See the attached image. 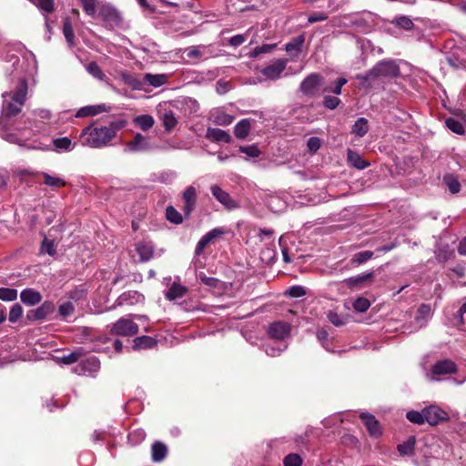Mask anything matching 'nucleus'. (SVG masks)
I'll return each mask as SVG.
<instances>
[{"instance_id":"f257e3e1","label":"nucleus","mask_w":466,"mask_h":466,"mask_svg":"<svg viewBox=\"0 0 466 466\" xmlns=\"http://www.w3.org/2000/svg\"><path fill=\"white\" fill-rule=\"evenodd\" d=\"M125 122L113 121L109 126H88L85 127L80 135L81 142L84 146L94 148H101L116 137V131L124 127Z\"/></svg>"},{"instance_id":"f03ea898","label":"nucleus","mask_w":466,"mask_h":466,"mask_svg":"<svg viewBox=\"0 0 466 466\" xmlns=\"http://www.w3.org/2000/svg\"><path fill=\"white\" fill-rule=\"evenodd\" d=\"M27 95V82L25 78H21L15 87V92L11 95L5 92L2 96L4 101V116L2 118H10L17 116L25 102Z\"/></svg>"},{"instance_id":"7ed1b4c3","label":"nucleus","mask_w":466,"mask_h":466,"mask_svg":"<svg viewBox=\"0 0 466 466\" xmlns=\"http://www.w3.org/2000/svg\"><path fill=\"white\" fill-rule=\"evenodd\" d=\"M399 75L400 67L394 61L382 60L365 74L358 75L357 79L362 82H370L380 77H396Z\"/></svg>"},{"instance_id":"20e7f679","label":"nucleus","mask_w":466,"mask_h":466,"mask_svg":"<svg viewBox=\"0 0 466 466\" xmlns=\"http://www.w3.org/2000/svg\"><path fill=\"white\" fill-rule=\"evenodd\" d=\"M139 327L130 319L120 318L110 329V333L118 336H133L138 333Z\"/></svg>"},{"instance_id":"39448f33","label":"nucleus","mask_w":466,"mask_h":466,"mask_svg":"<svg viewBox=\"0 0 466 466\" xmlns=\"http://www.w3.org/2000/svg\"><path fill=\"white\" fill-rule=\"evenodd\" d=\"M323 85V77L318 73L309 75L300 84L299 89L309 96H315L319 94Z\"/></svg>"},{"instance_id":"423d86ee","label":"nucleus","mask_w":466,"mask_h":466,"mask_svg":"<svg viewBox=\"0 0 466 466\" xmlns=\"http://www.w3.org/2000/svg\"><path fill=\"white\" fill-rule=\"evenodd\" d=\"M425 421L430 425H437L441 421L449 420L446 411L435 405H431L423 409Z\"/></svg>"},{"instance_id":"0eeeda50","label":"nucleus","mask_w":466,"mask_h":466,"mask_svg":"<svg viewBox=\"0 0 466 466\" xmlns=\"http://www.w3.org/2000/svg\"><path fill=\"white\" fill-rule=\"evenodd\" d=\"M210 191L214 198L221 203L227 209L232 210L238 208V202L233 199L230 195L224 191L218 185H213L210 187Z\"/></svg>"},{"instance_id":"6e6552de","label":"nucleus","mask_w":466,"mask_h":466,"mask_svg":"<svg viewBox=\"0 0 466 466\" xmlns=\"http://www.w3.org/2000/svg\"><path fill=\"white\" fill-rule=\"evenodd\" d=\"M100 369V361L95 357H89L80 361V363L74 368V371L78 375L94 374Z\"/></svg>"},{"instance_id":"1a4fd4ad","label":"nucleus","mask_w":466,"mask_h":466,"mask_svg":"<svg viewBox=\"0 0 466 466\" xmlns=\"http://www.w3.org/2000/svg\"><path fill=\"white\" fill-rule=\"evenodd\" d=\"M288 64V59L280 58L274 61L272 64L264 67L261 70V74L268 79L276 80L279 79L285 70Z\"/></svg>"},{"instance_id":"9d476101","label":"nucleus","mask_w":466,"mask_h":466,"mask_svg":"<svg viewBox=\"0 0 466 466\" xmlns=\"http://www.w3.org/2000/svg\"><path fill=\"white\" fill-rule=\"evenodd\" d=\"M290 324L285 321H276L269 325L268 335L276 340H283L289 336Z\"/></svg>"},{"instance_id":"9b49d317","label":"nucleus","mask_w":466,"mask_h":466,"mask_svg":"<svg viewBox=\"0 0 466 466\" xmlns=\"http://www.w3.org/2000/svg\"><path fill=\"white\" fill-rule=\"evenodd\" d=\"M150 149L148 139L142 134L137 133L133 140L126 144L125 152H143Z\"/></svg>"},{"instance_id":"f8f14e48","label":"nucleus","mask_w":466,"mask_h":466,"mask_svg":"<svg viewBox=\"0 0 466 466\" xmlns=\"http://www.w3.org/2000/svg\"><path fill=\"white\" fill-rule=\"evenodd\" d=\"M183 212L186 218H188L194 211L197 204V190L193 186L187 187L183 192Z\"/></svg>"},{"instance_id":"ddd939ff","label":"nucleus","mask_w":466,"mask_h":466,"mask_svg":"<svg viewBox=\"0 0 466 466\" xmlns=\"http://www.w3.org/2000/svg\"><path fill=\"white\" fill-rule=\"evenodd\" d=\"M55 305L50 301H45L41 306L27 312L26 318L29 320H41L54 312Z\"/></svg>"},{"instance_id":"4468645a","label":"nucleus","mask_w":466,"mask_h":466,"mask_svg":"<svg viewBox=\"0 0 466 466\" xmlns=\"http://www.w3.org/2000/svg\"><path fill=\"white\" fill-rule=\"evenodd\" d=\"M457 371L456 364L451 360H442L437 361L431 369L434 376L452 374Z\"/></svg>"},{"instance_id":"2eb2a0df","label":"nucleus","mask_w":466,"mask_h":466,"mask_svg":"<svg viewBox=\"0 0 466 466\" xmlns=\"http://www.w3.org/2000/svg\"><path fill=\"white\" fill-rule=\"evenodd\" d=\"M360 417L364 422L370 436L378 438L381 435V430L379 421L372 414L361 413Z\"/></svg>"},{"instance_id":"dca6fc26","label":"nucleus","mask_w":466,"mask_h":466,"mask_svg":"<svg viewBox=\"0 0 466 466\" xmlns=\"http://www.w3.org/2000/svg\"><path fill=\"white\" fill-rule=\"evenodd\" d=\"M21 301L26 306H35L41 302L42 295L34 289H25L20 293Z\"/></svg>"},{"instance_id":"f3484780","label":"nucleus","mask_w":466,"mask_h":466,"mask_svg":"<svg viewBox=\"0 0 466 466\" xmlns=\"http://www.w3.org/2000/svg\"><path fill=\"white\" fill-rule=\"evenodd\" d=\"M99 15L107 23L111 25H119L121 22V16L119 12L111 5L102 6Z\"/></svg>"},{"instance_id":"a211bd4d","label":"nucleus","mask_w":466,"mask_h":466,"mask_svg":"<svg viewBox=\"0 0 466 466\" xmlns=\"http://www.w3.org/2000/svg\"><path fill=\"white\" fill-rule=\"evenodd\" d=\"M206 137L214 142L229 143L231 141L230 135L222 129L208 127L207 129Z\"/></svg>"},{"instance_id":"6ab92c4d","label":"nucleus","mask_w":466,"mask_h":466,"mask_svg":"<svg viewBox=\"0 0 466 466\" xmlns=\"http://www.w3.org/2000/svg\"><path fill=\"white\" fill-rule=\"evenodd\" d=\"M305 42V35L301 34L299 36L293 37L285 45V50L294 56H298L302 49Z\"/></svg>"},{"instance_id":"aec40b11","label":"nucleus","mask_w":466,"mask_h":466,"mask_svg":"<svg viewBox=\"0 0 466 466\" xmlns=\"http://www.w3.org/2000/svg\"><path fill=\"white\" fill-rule=\"evenodd\" d=\"M136 250L139 255L141 262L148 261L153 258L154 247L151 243L139 242L136 246Z\"/></svg>"},{"instance_id":"412c9836","label":"nucleus","mask_w":466,"mask_h":466,"mask_svg":"<svg viewBox=\"0 0 466 466\" xmlns=\"http://www.w3.org/2000/svg\"><path fill=\"white\" fill-rule=\"evenodd\" d=\"M110 110V106H106L105 104H100L96 106H87L82 107L78 113L77 116L83 117L87 116H96L103 112H108Z\"/></svg>"},{"instance_id":"4be33fe9","label":"nucleus","mask_w":466,"mask_h":466,"mask_svg":"<svg viewBox=\"0 0 466 466\" xmlns=\"http://www.w3.org/2000/svg\"><path fill=\"white\" fill-rule=\"evenodd\" d=\"M157 343V339L150 336H140L133 340V349L136 350L152 349Z\"/></svg>"},{"instance_id":"5701e85b","label":"nucleus","mask_w":466,"mask_h":466,"mask_svg":"<svg viewBox=\"0 0 466 466\" xmlns=\"http://www.w3.org/2000/svg\"><path fill=\"white\" fill-rule=\"evenodd\" d=\"M251 128V122L248 118L241 119L234 127V135L238 139H244L248 137Z\"/></svg>"},{"instance_id":"b1692460","label":"nucleus","mask_w":466,"mask_h":466,"mask_svg":"<svg viewBox=\"0 0 466 466\" xmlns=\"http://www.w3.org/2000/svg\"><path fill=\"white\" fill-rule=\"evenodd\" d=\"M187 288L180 285L179 283L174 282L168 290L166 292V298L168 300H175L180 299L186 295Z\"/></svg>"},{"instance_id":"393cba45","label":"nucleus","mask_w":466,"mask_h":466,"mask_svg":"<svg viewBox=\"0 0 466 466\" xmlns=\"http://www.w3.org/2000/svg\"><path fill=\"white\" fill-rule=\"evenodd\" d=\"M347 157L349 163L359 170H362L370 166V163L365 161L359 153L351 149L348 150Z\"/></svg>"},{"instance_id":"a878e982","label":"nucleus","mask_w":466,"mask_h":466,"mask_svg":"<svg viewBox=\"0 0 466 466\" xmlns=\"http://www.w3.org/2000/svg\"><path fill=\"white\" fill-rule=\"evenodd\" d=\"M416 440L414 436L409 437V439L397 446V450L400 456H411L414 454Z\"/></svg>"},{"instance_id":"bb28decb","label":"nucleus","mask_w":466,"mask_h":466,"mask_svg":"<svg viewBox=\"0 0 466 466\" xmlns=\"http://www.w3.org/2000/svg\"><path fill=\"white\" fill-rule=\"evenodd\" d=\"M167 80V76L165 74H157L153 75L150 73H147L144 75V81L154 86V87H159L163 86Z\"/></svg>"},{"instance_id":"cd10ccee","label":"nucleus","mask_w":466,"mask_h":466,"mask_svg":"<svg viewBox=\"0 0 466 466\" xmlns=\"http://www.w3.org/2000/svg\"><path fill=\"white\" fill-rule=\"evenodd\" d=\"M4 118L0 120V135L6 141L14 144L22 145L21 139L17 137L15 134L11 132V130L4 124Z\"/></svg>"},{"instance_id":"c85d7f7f","label":"nucleus","mask_w":466,"mask_h":466,"mask_svg":"<svg viewBox=\"0 0 466 466\" xmlns=\"http://www.w3.org/2000/svg\"><path fill=\"white\" fill-rule=\"evenodd\" d=\"M369 131L368 120L365 117H360L352 126L351 132L359 137H364Z\"/></svg>"},{"instance_id":"c756f323","label":"nucleus","mask_w":466,"mask_h":466,"mask_svg":"<svg viewBox=\"0 0 466 466\" xmlns=\"http://www.w3.org/2000/svg\"><path fill=\"white\" fill-rule=\"evenodd\" d=\"M167 446L161 442H155L152 445V460L156 462H159L167 456Z\"/></svg>"},{"instance_id":"7c9ffc66","label":"nucleus","mask_w":466,"mask_h":466,"mask_svg":"<svg viewBox=\"0 0 466 466\" xmlns=\"http://www.w3.org/2000/svg\"><path fill=\"white\" fill-rule=\"evenodd\" d=\"M41 175L44 178V183L52 188L63 187L66 184L63 178L51 176L48 173L43 172Z\"/></svg>"},{"instance_id":"2f4dec72","label":"nucleus","mask_w":466,"mask_h":466,"mask_svg":"<svg viewBox=\"0 0 466 466\" xmlns=\"http://www.w3.org/2000/svg\"><path fill=\"white\" fill-rule=\"evenodd\" d=\"M234 120V116L223 111H217L213 115V123L218 126H228Z\"/></svg>"},{"instance_id":"473e14b6","label":"nucleus","mask_w":466,"mask_h":466,"mask_svg":"<svg viewBox=\"0 0 466 466\" xmlns=\"http://www.w3.org/2000/svg\"><path fill=\"white\" fill-rule=\"evenodd\" d=\"M84 354L85 350H83V348H77L69 354L61 357L60 360L64 364L70 365L77 362L81 359V357L84 356Z\"/></svg>"},{"instance_id":"72a5a7b5","label":"nucleus","mask_w":466,"mask_h":466,"mask_svg":"<svg viewBox=\"0 0 466 466\" xmlns=\"http://www.w3.org/2000/svg\"><path fill=\"white\" fill-rule=\"evenodd\" d=\"M134 123L142 130L147 131L154 126L155 120L150 115H141L134 119Z\"/></svg>"},{"instance_id":"f704fd0d","label":"nucleus","mask_w":466,"mask_h":466,"mask_svg":"<svg viewBox=\"0 0 466 466\" xmlns=\"http://www.w3.org/2000/svg\"><path fill=\"white\" fill-rule=\"evenodd\" d=\"M141 295L137 291H128L123 293L116 300V304L121 306L124 304H133L137 302Z\"/></svg>"},{"instance_id":"c9c22d12","label":"nucleus","mask_w":466,"mask_h":466,"mask_svg":"<svg viewBox=\"0 0 466 466\" xmlns=\"http://www.w3.org/2000/svg\"><path fill=\"white\" fill-rule=\"evenodd\" d=\"M63 34L69 46L75 45V34L69 18H66L63 22Z\"/></svg>"},{"instance_id":"e433bc0d","label":"nucleus","mask_w":466,"mask_h":466,"mask_svg":"<svg viewBox=\"0 0 466 466\" xmlns=\"http://www.w3.org/2000/svg\"><path fill=\"white\" fill-rule=\"evenodd\" d=\"M372 277H373V273L369 272L366 274L349 278V279H345V282L349 287L353 288V287L359 286L366 281L370 280L372 279Z\"/></svg>"},{"instance_id":"4c0bfd02","label":"nucleus","mask_w":466,"mask_h":466,"mask_svg":"<svg viewBox=\"0 0 466 466\" xmlns=\"http://www.w3.org/2000/svg\"><path fill=\"white\" fill-rule=\"evenodd\" d=\"M166 217L169 222L175 225H179L183 222L182 215L173 206H168L166 208Z\"/></svg>"},{"instance_id":"58836bf2","label":"nucleus","mask_w":466,"mask_h":466,"mask_svg":"<svg viewBox=\"0 0 466 466\" xmlns=\"http://www.w3.org/2000/svg\"><path fill=\"white\" fill-rule=\"evenodd\" d=\"M39 251L40 254H48L49 256H54L56 253V246L55 241L45 237Z\"/></svg>"},{"instance_id":"ea45409f","label":"nucleus","mask_w":466,"mask_h":466,"mask_svg":"<svg viewBox=\"0 0 466 466\" xmlns=\"http://www.w3.org/2000/svg\"><path fill=\"white\" fill-rule=\"evenodd\" d=\"M53 145L56 148V150L60 151H71L73 149L72 147V142L71 139L67 137H58L53 140Z\"/></svg>"},{"instance_id":"a19ab883","label":"nucleus","mask_w":466,"mask_h":466,"mask_svg":"<svg viewBox=\"0 0 466 466\" xmlns=\"http://www.w3.org/2000/svg\"><path fill=\"white\" fill-rule=\"evenodd\" d=\"M445 124L446 127L455 134L463 135L465 132L462 123L453 117L447 118Z\"/></svg>"},{"instance_id":"79ce46f5","label":"nucleus","mask_w":466,"mask_h":466,"mask_svg":"<svg viewBox=\"0 0 466 466\" xmlns=\"http://www.w3.org/2000/svg\"><path fill=\"white\" fill-rule=\"evenodd\" d=\"M86 71L95 78L104 80L106 78L105 73L102 71L98 64L95 61L88 63L86 66Z\"/></svg>"},{"instance_id":"37998d69","label":"nucleus","mask_w":466,"mask_h":466,"mask_svg":"<svg viewBox=\"0 0 466 466\" xmlns=\"http://www.w3.org/2000/svg\"><path fill=\"white\" fill-rule=\"evenodd\" d=\"M373 256V252L370 250L360 251L353 255L350 259L352 265H360L369 259H370Z\"/></svg>"},{"instance_id":"c03bdc74","label":"nucleus","mask_w":466,"mask_h":466,"mask_svg":"<svg viewBox=\"0 0 466 466\" xmlns=\"http://www.w3.org/2000/svg\"><path fill=\"white\" fill-rule=\"evenodd\" d=\"M392 24H394L395 25H397L400 28H402V29L408 30V31L411 30L414 27V24H413L412 20L406 15H400V16L396 17L392 21Z\"/></svg>"},{"instance_id":"a18cd8bd","label":"nucleus","mask_w":466,"mask_h":466,"mask_svg":"<svg viewBox=\"0 0 466 466\" xmlns=\"http://www.w3.org/2000/svg\"><path fill=\"white\" fill-rule=\"evenodd\" d=\"M18 296V291L11 288H0V299L3 301H15Z\"/></svg>"},{"instance_id":"49530a36","label":"nucleus","mask_w":466,"mask_h":466,"mask_svg":"<svg viewBox=\"0 0 466 466\" xmlns=\"http://www.w3.org/2000/svg\"><path fill=\"white\" fill-rule=\"evenodd\" d=\"M23 315V308L20 304L15 303L9 311L8 319L11 323H15Z\"/></svg>"},{"instance_id":"de8ad7c7","label":"nucleus","mask_w":466,"mask_h":466,"mask_svg":"<svg viewBox=\"0 0 466 466\" xmlns=\"http://www.w3.org/2000/svg\"><path fill=\"white\" fill-rule=\"evenodd\" d=\"M406 418L412 423L415 424H423L425 422L424 411L421 412L416 410H410L407 412Z\"/></svg>"},{"instance_id":"09e8293b","label":"nucleus","mask_w":466,"mask_h":466,"mask_svg":"<svg viewBox=\"0 0 466 466\" xmlns=\"http://www.w3.org/2000/svg\"><path fill=\"white\" fill-rule=\"evenodd\" d=\"M347 79L344 77L339 78L334 86H326L321 91L322 92H330L335 95H340L342 91V86L347 83Z\"/></svg>"},{"instance_id":"8fccbe9b","label":"nucleus","mask_w":466,"mask_h":466,"mask_svg":"<svg viewBox=\"0 0 466 466\" xmlns=\"http://www.w3.org/2000/svg\"><path fill=\"white\" fill-rule=\"evenodd\" d=\"M302 462V458L297 453H289L283 460L285 466H301Z\"/></svg>"},{"instance_id":"3c124183","label":"nucleus","mask_w":466,"mask_h":466,"mask_svg":"<svg viewBox=\"0 0 466 466\" xmlns=\"http://www.w3.org/2000/svg\"><path fill=\"white\" fill-rule=\"evenodd\" d=\"M370 306L369 299L363 297H359L353 303L354 309L360 313L367 311Z\"/></svg>"},{"instance_id":"603ef678","label":"nucleus","mask_w":466,"mask_h":466,"mask_svg":"<svg viewBox=\"0 0 466 466\" xmlns=\"http://www.w3.org/2000/svg\"><path fill=\"white\" fill-rule=\"evenodd\" d=\"M177 124V120L175 117L174 114L169 112L164 114L163 116V126L167 131H170L173 129Z\"/></svg>"},{"instance_id":"864d4df0","label":"nucleus","mask_w":466,"mask_h":466,"mask_svg":"<svg viewBox=\"0 0 466 466\" xmlns=\"http://www.w3.org/2000/svg\"><path fill=\"white\" fill-rule=\"evenodd\" d=\"M276 45L274 44H266L261 46H257L250 53L249 56L252 58L258 57L261 54L269 53L275 48Z\"/></svg>"},{"instance_id":"5fc2aeb1","label":"nucleus","mask_w":466,"mask_h":466,"mask_svg":"<svg viewBox=\"0 0 466 466\" xmlns=\"http://www.w3.org/2000/svg\"><path fill=\"white\" fill-rule=\"evenodd\" d=\"M341 100L337 96H325L323 98V106L330 110L335 109L340 104Z\"/></svg>"},{"instance_id":"6e6d98bb","label":"nucleus","mask_w":466,"mask_h":466,"mask_svg":"<svg viewBox=\"0 0 466 466\" xmlns=\"http://www.w3.org/2000/svg\"><path fill=\"white\" fill-rule=\"evenodd\" d=\"M35 5L46 13H51L54 10L53 0H34Z\"/></svg>"},{"instance_id":"4d7b16f0","label":"nucleus","mask_w":466,"mask_h":466,"mask_svg":"<svg viewBox=\"0 0 466 466\" xmlns=\"http://www.w3.org/2000/svg\"><path fill=\"white\" fill-rule=\"evenodd\" d=\"M198 279H200L201 283L210 287V288H217L218 286L219 280L213 277H208L204 273H199Z\"/></svg>"},{"instance_id":"13d9d810","label":"nucleus","mask_w":466,"mask_h":466,"mask_svg":"<svg viewBox=\"0 0 466 466\" xmlns=\"http://www.w3.org/2000/svg\"><path fill=\"white\" fill-rule=\"evenodd\" d=\"M75 307L72 302H65L59 306L58 312L63 317H68L73 314Z\"/></svg>"},{"instance_id":"bf43d9fd","label":"nucleus","mask_w":466,"mask_h":466,"mask_svg":"<svg viewBox=\"0 0 466 466\" xmlns=\"http://www.w3.org/2000/svg\"><path fill=\"white\" fill-rule=\"evenodd\" d=\"M328 319L336 327H340L345 324V320L337 312L329 310L327 313Z\"/></svg>"},{"instance_id":"052dcab7","label":"nucleus","mask_w":466,"mask_h":466,"mask_svg":"<svg viewBox=\"0 0 466 466\" xmlns=\"http://www.w3.org/2000/svg\"><path fill=\"white\" fill-rule=\"evenodd\" d=\"M445 182L447 184V187H449V190L452 194L458 193L460 191L461 184L456 178L452 177H445Z\"/></svg>"},{"instance_id":"680f3d73","label":"nucleus","mask_w":466,"mask_h":466,"mask_svg":"<svg viewBox=\"0 0 466 466\" xmlns=\"http://www.w3.org/2000/svg\"><path fill=\"white\" fill-rule=\"evenodd\" d=\"M83 9L88 15L96 13V0H80Z\"/></svg>"},{"instance_id":"e2e57ef3","label":"nucleus","mask_w":466,"mask_h":466,"mask_svg":"<svg viewBox=\"0 0 466 466\" xmlns=\"http://www.w3.org/2000/svg\"><path fill=\"white\" fill-rule=\"evenodd\" d=\"M240 152L247 154L249 157H256L260 154V150L256 145L240 147Z\"/></svg>"},{"instance_id":"0e129e2a","label":"nucleus","mask_w":466,"mask_h":466,"mask_svg":"<svg viewBox=\"0 0 466 466\" xmlns=\"http://www.w3.org/2000/svg\"><path fill=\"white\" fill-rule=\"evenodd\" d=\"M287 294L292 298H300L306 295V290L301 286H293L289 289Z\"/></svg>"},{"instance_id":"69168bd1","label":"nucleus","mask_w":466,"mask_h":466,"mask_svg":"<svg viewBox=\"0 0 466 466\" xmlns=\"http://www.w3.org/2000/svg\"><path fill=\"white\" fill-rule=\"evenodd\" d=\"M230 89V84L228 81L220 79L216 84V90L219 95H224Z\"/></svg>"},{"instance_id":"338daca9","label":"nucleus","mask_w":466,"mask_h":466,"mask_svg":"<svg viewBox=\"0 0 466 466\" xmlns=\"http://www.w3.org/2000/svg\"><path fill=\"white\" fill-rule=\"evenodd\" d=\"M328 17H329L328 15L323 12L314 13L308 17V22L309 24L322 22V21L327 20Z\"/></svg>"},{"instance_id":"774afa93","label":"nucleus","mask_w":466,"mask_h":466,"mask_svg":"<svg viewBox=\"0 0 466 466\" xmlns=\"http://www.w3.org/2000/svg\"><path fill=\"white\" fill-rule=\"evenodd\" d=\"M246 39H247V34L236 35L228 40V43L231 46L237 47V46H241L246 41Z\"/></svg>"}]
</instances>
